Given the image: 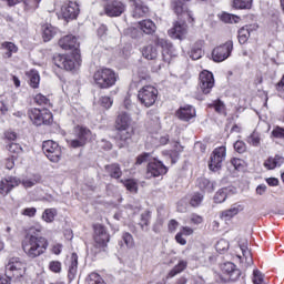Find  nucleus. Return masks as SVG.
Returning a JSON list of instances; mask_svg holds the SVG:
<instances>
[{"label":"nucleus","mask_w":284,"mask_h":284,"mask_svg":"<svg viewBox=\"0 0 284 284\" xmlns=\"http://www.w3.org/2000/svg\"><path fill=\"white\" fill-rule=\"evenodd\" d=\"M48 239L37 235H27L22 241V250L28 258H39L48 251Z\"/></svg>","instance_id":"obj_1"},{"label":"nucleus","mask_w":284,"mask_h":284,"mask_svg":"<svg viewBox=\"0 0 284 284\" xmlns=\"http://www.w3.org/2000/svg\"><path fill=\"white\" fill-rule=\"evenodd\" d=\"M131 123L132 119L128 113H121L118 116L115 122V130H118V134L115 139L119 148H126V145H130L132 134H134V131L130 128Z\"/></svg>","instance_id":"obj_2"},{"label":"nucleus","mask_w":284,"mask_h":284,"mask_svg":"<svg viewBox=\"0 0 284 284\" xmlns=\"http://www.w3.org/2000/svg\"><path fill=\"white\" fill-rule=\"evenodd\" d=\"M93 81L100 90H108L116 84V73L112 69H99L93 74Z\"/></svg>","instance_id":"obj_3"},{"label":"nucleus","mask_w":284,"mask_h":284,"mask_svg":"<svg viewBox=\"0 0 284 284\" xmlns=\"http://www.w3.org/2000/svg\"><path fill=\"white\" fill-rule=\"evenodd\" d=\"M53 63L57 68L61 70H67L68 72H72V70H77L79 65H81V55L77 54L75 57L72 55H63V54H55L53 57Z\"/></svg>","instance_id":"obj_4"},{"label":"nucleus","mask_w":284,"mask_h":284,"mask_svg":"<svg viewBox=\"0 0 284 284\" xmlns=\"http://www.w3.org/2000/svg\"><path fill=\"white\" fill-rule=\"evenodd\" d=\"M159 97V90L152 85H145L138 92V99L144 108H152L156 103Z\"/></svg>","instance_id":"obj_5"},{"label":"nucleus","mask_w":284,"mask_h":284,"mask_svg":"<svg viewBox=\"0 0 284 284\" xmlns=\"http://www.w3.org/2000/svg\"><path fill=\"white\" fill-rule=\"evenodd\" d=\"M28 114L33 125H50L52 123V112L48 109H31Z\"/></svg>","instance_id":"obj_6"},{"label":"nucleus","mask_w":284,"mask_h":284,"mask_svg":"<svg viewBox=\"0 0 284 284\" xmlns=\"http://www.w3.org/2000/svg\"><path fill=\"white\" fill-rule=\"evenodd\" d=\"M74 134L77 139L68 141L69 146L73 149L83 148L88 143V140L92 138V131L81 125L74 128Z\"/></svg>","instance_id":"obj_7"},{"label":"nucleus","mask_w":284,"mask_h":284,"mask_svg":"<svg viewBox=\"0 0 284 284\" xmlns=\"http://www.w3.org/2000/svg\"><path fill=\"white\" fill-rule=\"evenodd\" d=\"M8 278H21L26 274V264L19 257H12L6 265Z\"/></svg>","instance_id":"obj_8"},{"label":"nucleus","mask_w":284,"mask_h":284,"mask_svg":"<svg viewBox=\"0 0 284 284\" xmlns=\"http://www.w3.org/2000/svg\"><path fill=\"white\" fill-rule=\"evenodd\" d=\"M221 270L223 274H225V276L219 275V278L216 280L217 283H227V281H239V278L241 277V271L236 268V265H234V263L232 262H226L222 264Z\"/></svg>","instance_id":"obj_9"},{"label":"nucleus","mask_w":284,"mask_h":284,"mask_svg":"<svg viewBox=\"0 0 284 284\" xmlns=\"http://www.w3.org/2000/svg\"><path fill=\"white\" fill-rule=\"evenodd\" d=\"M42 150L51 163H59L61 161V146H59V143L47 140L42 143Z\"/></svg>","instance_id":"obj_10"},{"label":"nucleus","mask_w":284,"mask_h":284,"mask_svg":"<svg viewBox=\"0 0 284 284\" xmlns=\"http://www.w3.org/2000/svg\"><path fill=\"white\" fill-rule=\"evenodd\" d=\"M234 50V42L226 41L224 44L215 48L212 51V59L215 63H221L225 61V59H230L232 51Z\"/></svg>","instance_id":"obj_11"},{"label":"nucleus","mask_w":284,"mask_h":284,"mask_svg":"<svg viewBox=\"0 0 284 284\" xmlns=\"http://www.w3.org/2000/svg\"><path fill=\"white\" fill-rule=\"evenodd\" d=\"M163 174H168V166L163 162L156 159L149 162L145 174L146 179H156L158 176H163Z\"/></svg>","instance_id":"obj_12"},{"label":"nucleus","mask_w":284,"mask_h":284,"mask_svg":"<svg viewBox=\"0 0 284 284\" xmlns=\"http://www.w3.org/2000/svg\"><path fill=\"white\" fill-rule=\"evenodd\" d=\"M225 146H219L213 151L211 155V161L209 163V168L210 170H212V172H219V170H221L223 161H225Z\"/></svg>","instance_id":"obj_13"},{"label":"nucleus","mask_w":284,"mask_h":284,"mask_svg":"<svg viewBox=\"0 0 284 284\" xmlns=\"http://www.w3.org/2000/svg\"><path fill=\"white\" fill-rule=\"evenodd\" d=\"M199 88L203 94H210L214 88V74L210 71H202L200 73Z\"/></svg>","instance_id":"obj_14"},{"label":"nucleus","mask_w":284,"mask_h":284,"mask_svg":"<svg viewBox=\"0 0 284 284\" xmlns=\"http://www.w3.org/2000/svg\"><path fill=\"white\" fill-rule=\"evenodd\" d=\"M21 185V180L14 176H7L0 180V196H8L9 193Z\"/></svg>","instance_id":"obj_15"},{"label":"nucleus","mask_w":284,"mask_h":284,"mask_svg":"<svg viewBox=\"0 0 284 284\" xmlns=\"http://www.w3.org/2000/svg\"><path fill=\"white\" fill-rule=\"evenodd\" d=\"M94 241L95 245L100 248L108 247V243H110V235L101 224L94 226Z\"/></svg>","instance_id":"obj_16"},{"label":"nucleus","mask_w":284,"mask_h":284,"mask_svg":"<svg viewBox=\"0 0 284 284\" xmlns=\"http://www.w3.org/2000/svg\"><path fill=\"white\" fill-rule=\"evenodd\" d=\"M125 3L119 0H114L112 2H108L104 6V12L106 17H121L123 12H125Z\"/></svg>","instance_id":"obj_17"},{"label":"nucleus","mask_w":284,"mask_h":284,"mask_svg":"<svg viewBox=\"0 0 284 284\" xmlns=\"http://www.w3.org/2000/svg\"><path fill=\"white\" fill-rule=\"evenodd\" d=\"M61 14L65 21H68V19H75L79 17V4L73 1L64 2L61 7Z\"/></svg>","instance_id":"obj_18"},{"label":"nucleus","mask_w":284,"mask_h":284,"mask_svg":"<svg viewBox=\"0 0 284 284\" xmlns=\"http://www.w3.org/2000/svg\"><path fill=\"white\" fill-rule=\"evenodd\" d=\"M172 39H185L187 34V24L183 20H178L173 23V28L169 31Z\"/></svg>","instance_id":"obj_19"},{"label":"nucleus","mask_w":284,"mask_h":284,"mask_svg":"<svg viewBox=\"0 0 284 284\" xmlns=\"http://www.w3.org/2000/svg\"><path fill=\"white\" fill-rule=\"evenodd\" d=\"M240 250L242 255H239L237 258H240L244 267H252V265H254V260L252 258V251L247 247V240L240 243Z\"/></svg>","instance_id":"obj_20"},{"label":"nucleus","mask_w":284,"mask_h":284,"mask_svg":"<svg viewBox=\"0 0 284 284\" xmlns=\"http://www.w3.org/2000/svg\"><path fill=\"white\" fill-rule=\"evenodd\" d=\"M129 1L133 8L132 17L134 19H141L142 17H146L148 12H150V8H148V6H145V3L142 2V0H129Z\"/></svg>","instance_id":"obj_21"},{"label":"nucleus","mask_w":284,"mask_h":284,"mask_svg":"<svg viewBox=\"0 0 284 284\" xmlns=\"http://www.w3.org/2000/svg\"><path fill=\"white\" fill-rule=\"evenodd\" d=\"M176 116L180 119V121H190L196 116V110L194 106L186 104L176 111Z\"/></svg>","instance_id":"obj_22"},{"label":"nucleus","mask_w":284,"mask_h":284,"mask_svg":"<svg viewBox=\"0 0 284 284\" xmlns=\"http://www.w3.org/2000/svg\"><path fill=\"white\" fill-rule=\"evenodd\" d=\"M155 45H159L160 48H162L163 60L170 61V57H172V50L174 48L172 43L168 42V40L163 38H158L155 40Z\"/></svg>","instance_id":"obj_23"},{"label":"nucleus","mask_w":284,"mask_h":284,"mask_svg":"<svg viewBox=\"0 0 284 284\" xmlns=\"http://www.w3.org/2000/svg\"><path fill=\"white\" fill-rule=\"evenodd\" d=\"M59 45L62 50H77L79 43L77 42V37L69 34L64 36L59 40Z\"/></svg>","instance_id":"obj_24"},{"label":"nucleus","mask_w":284,"mask_h":284,"mask_svg":"<svg viewBox=\"0 0 284 284\" xmlns=\"http://www.w3.org/2000/svg\"><path fill=\"white\" fill-rule=\"evenodd\" d=\"M245 210V206L241 203L232 204L230 209L223 211L221 213V219H225L226 221L230 219H234L237 214H241Z\"/></svg>","instance_id":"obj_25"},{"label":"nucleus","mask_w":284,"mask_h":284,"mask_svg":"<svg viewBox=\"0 0 284 284\" xmlns=\"http://www.w3.org/2000/svg\"><path fill=\"white\" fill-rule=\"evenodd\" d=\"M0 49L4 51V59H11L12 54L19 52V48L14 42H2Z\"/></svg>","instance_id":"obj_26"},{"label":"nucleus","mask_w":284,"mask_h":284,"mask_svg":"<svg viewBox=\"0 0 284 284\" xmlns=\"http://www.w3.org/2000/svg\"><path fill=\"white\" fill-rule=\"evenodd\" d=\"M139 28L144 34H154L156 32V24L150 19L140 21Z\"/></svg>","instance_id":"obj_27"},{"label":"nucleus","mask_w":284,"mask_h":284,"mask_svg":"<svg viewBox=\"0 0 284 284\" xmlns=\"http://www.w3.org/2000/svg\"><path fill=\"white\" fill-rule=\"evenodd\" d=\"M57 34V28L52 24H43L42 26V39L44 42L52 41Z\"/></svg>","instance_id":"obj_28"},{"label":"nucleus","mask_w":284,"mask_h":284,"mask_svg":"<svg viewBox=\"0 0 284 284\" xmlns=\"http://www.w3.org/2000/svg\"><path fill=\"white\" fill-rule=\"evenodd\" d=\"M104 170L111 179H121L123 175V171H121V166L118 163L108 164L104 166Z\"/></svg>","instance_id":"obj_29"},{"label":"nucleus","mask_w":284,"mask_h":284,"mask_svg":"<svg viewBox=\"0 0 284 284\" xmlns=\"http://www.w3.org/2000/svg\"><path fill=\"white\" fill-rule=\"evenodd\" d=\"M142 55L149 61H154V59L159 57V50H156V47L149 44L146 47H143Z\"/></svg>","instance_id":"obj_30"},{"label":"nucleus","mask_w":284,"mask_h":284,"mask_svg":"<svg viewBox=\"0 0 284 284\" xmlns=\"http://www.w3.org/2000/svg\"><path fill=\"white\" fill-rule=\"evenodd\" d=\"M187 268V261L180 260L179 263L169 272L166 278H174L176 274H181V272H185Z\"/></svg>","instance_id":"obj_31"},{"label":"nucleus","mask_w":284,"mask_h":284,"mask_svg":"<svg viewBox=\"0 0 284 284\" xmlns=\"http://www.w3.org/2000/svg\"><path fill=\"white\" fill-rule=\"evenodd\" d=\"M79 267V256L75 253H72L71 255V262L69 265V278L72 281L74 276H77V270Z\"/></svg>","instance_id":"obj_32"},{"label":"nucleus","mask_w":284,"mask_h":284,"mask_svg":"<svg viewBox=\"0 0 284 284\" xmlns=\"http://www.w3.org/2000/svg\"><path fill=\"white\" fill-rule=\"evenodd\" d=\"M151 219H152V213L150 211H144L141 214L139 225L141 226V230L143 232H149L150 231V221H151Z\"/></svg>","instance_id":"obj_33"},{"label":"nucleus","mask_w":284,"mask_h":284,"mask_svg":"<svg viewBox=\"0 0 284 284\" xmlns=\"http://www.w3.org/2000/svg\"><path fill=\"white\" fill-rule=\"evenodd\" d=\"M281 165H283V158L280 155H275V158H268L264 162V168H266V170H274L276 168H281Z\"/></svg>","instance_id":"obj_34"},{"label":"nucleus","mask_w":284,"mask_h":284,"mask_svg":"<svg viewBox=\"0 0 284 284\" xmlns=\"http://www.w3.org/2000/svg\"><path fill=\"white\" fill-rule=\"evenodd\" d=\"M190 57L193 61H199L203 57V43L196 42L191 49Z\"/></svg>","instance_id":"obj_35"},{"label":"nucleus","mask_w":284,"mask_h":284,"mask_svg":"<svg viewBox=\"0 0 284 284\" xmlns=\"http://www.w3.org/2000/svg\"><path fill=\"white\" fill-rule=\"evenodd\" d=\"M197 185L202 192H212L214 190V184L206 178L197 179Z\"/></svg>","instance_id":"obj_36"},{"label":"nucleus","mask_w":284,"mask_h":284,"mask_svg":"<svg viewBox=\"0 0 284 284\" xmlns=\"http://www.w3.org/2000/svg\"><path fill=\"white\" fill-rule=\"evenodd\" d=\"M7 150L12 154V159H17L19 154L23 153V148H21V144L11 142L7 145Z\"/></svg>","instance_id":"obj_37"},{"label":"nucleus","mask_w":284,"mask_h":284,"mask_svg":"<svg viewBox=\"0 0 284 284\" xmlns=\"http://www.w3.org/2000/svg\"><path fill=\"white\" fill-rule=\"evenodd\" d=\"M253 0H233V7L237 10H250Z\"/></svg>","instance_id":"obj_38"},{"label":"nucleus","mask_w":284,"mask_h":284,"mask_svg":"<svg viewBox=\"0 0 284 284\" xmlns=\"http://www.w3.org/2000/svg\"><path fill=\"white\" fill-rule=\"evenodd\" d=\"M57 216V210L55 209H47L44 210L42 214L43 221L45 223H52L54 221V217Z\"/></svg>","instance_id":"obj_39"},{"label":"nucleus","mask_w":284,"mask_h":284,"mask_svg":"<svg viewBox=\"0 0 284 284\" xmlns=\"http://www.w3.org/2000/svg\"><path fill=\"white\" fill-rule=\"evenodd\" d=\"M221 21H223V23H239V21H241V18L232 13H222Z\"/></svg>","instance_id":"obj_40"},{"label":"nucleus","mask_w":284,"mask_h":284,"mask_svg":"<svg viewBox=\"0 0 284 284\" xmlns=\"http://www.w3.org/2000/svg\"><path fill=\"white\" fill-rule=\"evenodd\" d=\"M239 41L243 45L244 43H247V39H250V29L248 28H241L239 30Z\"/></svg>","instance_id":"obj_41"},{"label":"nucleus","mask_w":284,"mask_h":284,"mask_svg":"<svg viewBox=\"0 0 284 284\" xmlns=\"http://www.w3.org/2000/svg\"><path fill=\"white\" fill-rule=\"evenodd\" d=\"M38 183H41V175L37 174L33 178L22 181L24 187H34Z\"/></svg>","instance_id":"obj_42"},{"label":"nucleus","mask_w":284,"mask_h":284,"mask_svg":"<svg viewBox=\"0 0 284 284\" xmlns=\"http://www.w3.org/2000/svg\"><path fill=\"white\" fill-rule=\"evenodd\" d=\"M227 199V190L222 189L217 191L214 195V202L215 203H225V200Z\"/></svg>","instance_id":"obj_43"},{"label":"nucleus","mask_w":284,"mask_h":284,"mask_svg":"<svg viewBox=\"0 0 284 284\" xmlns=\"http://www.w3.org/2000/svg\"><path fill=\"white\" fill-rule=\"evenodd\" d=\"M154 159H152V154L151 153H142L141 155H139L136 158V162L135 165H143V163H150L152 162Z\"/></svg>","instance_id":"obj_44"},{"label":"nucleus","mask_w":284,"mask_h":284,"mask_svg":"<svg viewBox=\"0 0 284 284\" xmlns=\"http://www.w3.org/2000/svg\"><path fill=\"white\" fill-rule=\"evenodd\" d=\"M201 203H203V194L194 193L191 196L190 205H192V207H199V205H201Z\"/></svg>","instance_id":"obj_45"},{"label":"nucleus","mask_w":284,"mask_h":284,"mask_svg":"<svg viewBox=\"0 0 284 284\" xmlns=\"http://www.w3.org/2000/svg\"><path fill=\"white\" fill-rule=\"evenodd\" d=\"M122 241L124 242V245H126V247L129 248L134 247V237L132 236V234L123 233Z\"/></svg>","instance_id":"obj_46"},{"label":"nucleus","mask_w":284,"mask_h":284,"mask_svg":"<svg viewBox=\"0 0 284 284\" xmlns=\"http://www.w3.org/2000/svg\"><path fill=\"white\" fill-rule=\"evenodd\" d=\"M173 10L175 14H183L185 12V3L183 1H174L173 2Z\"/></svg>","instance_id":"obj_47"},{"label":"nucleus","mask_w":284,"mask_h":284,"mask_svg":"<svg viewBox=\"0 0 284 284\" xmlns=\"http://www.w3.org/2000/svg\"><path fill=\"white\" fill-rule=\"evenodd\" d=\"M113 103L114 101L112 100V98L108 95L100 98V105H102V108H105V110H110Z\"/></svg>","instance_id":"obj_48"},{"label":"nucleus","mask_w":284,"mask_h":284,"mask_svg":"<svg viewBox=\"0 0 284 284\" xmlns=\"http://www.w3.org/2000/svg\"><path fill=\"white\" fill-rule=\"evenodd\" d=\"M248 143L250 145H253L254 148H258L261 145V136H258L257 133H252L248 136Z\"/></svg>","instance_id":"obj_49"},{"label":"nucleus","mask_w":284,"mask_h":284,"mask_svg":"<svg viewBox=\"0 0 284 284\" xmlns=\"http://www.w3.org/2000/svg\"><path fill=\"white\" fill-rule=\"evenodd\" d=\"M234 150L239 152V154H243L247 151V145L243 141H236L234 143Z\"/></svg>","instance_id":"obj_50"},{"label":"nucleus","mask_w":284,"mask_h":284,"mask_svg":"<svg viewBox=\"0 0 284 284\" xmlns=\"http://www.w3.org/2000/svg\"><path fill=\"white\" fill-rule=\"evenodd\" d=\"M34 102L38 105H48L50 103V100L45 95L39 93V94L36 95Z\"/></svg>","instance_id":"obj_51"},{"label":"nucleus","mask_w":284,"mask_h":284,"mask_svg":"<svg viewBox=\"0 0 284 284\" xmlns=\"http://www.w3.org/2000/svg\"><path fill=\"white\" fill-rule=\"evenodd\" d=\"M49 270L51 272H54V274L61 273V262L59 261H52L49 263Z\"/></svg>","instance_id":"obj_52"},{"label":"nucleus","mask_w":284,"mask_h":284,"mask_svg":"<svg viewBox=\"0 0 284 284\" xmlns=\"http://www.w3.org/2000/svg\"><path fill=\"white\" fill-rule=\"evenodd\" d=\"M23 4H24V10H27V12L30 10H37V8H39V4H37L32 0H24Z\"/></svg>","instance_id":"obj_53"},{"label":"nucleus","mask_w":284,"mask_h":284,"mask_svg":"<svg viewBox=\"0 0 284 284\" xmlns=\"http://www.w3.org/2000/svg\"><path fill=\"white\" fill-rule=\"evenodd\" d=\"M39 81H41L39 73L31 74V78H30L31 88H39Z\"/></svg>","instance_id":"obj_54"},{"label":"nucleus","mask_w":284,"mask_h":284,"mask_svg":"<svg viewBox=\"0 0 284 284\" xmlns=\"http://www.w3.org/2000/svg\"><path fill=\"white\" fill-rule=\"evenodd\" d=\"M272 135L275 136V139H284V129L281 126L275 128L272 131Z\"/></svg>","instance_id":"obj_55"},{"label":"nucleus","mask_w":284,"mask_h":284,"mask_svg":"<svg viewBox=\"0 0 284 284\" xmlns=\"http://www.w3.org/2000/svg\"><path fill=\"white\" fill-rule=\"evenodd\" d=\"M148 119L154 123V125H159V115H156V111H149Z\"/></svg>","instance_id":"obj_56"},{"label":"nucleus","mask_w":284,"mask_h":284,"mask_svg":"<svg viewBox=\"0 0 284 284\" xmlns=\"http://www.w3.org/2000/svg\"><path fill=\"white\" fill-rule=\"evenodd\" d=\"M124 185L126 190H129V192H136V182H133L132 180H126Z\"/></svg>","instance_id":"obj_57"},{"label":"nucleus","mask_w":284,"mask_h":284,"mask_svg":"<svg viewBox=\"0 0 284 284\" xmlns=\"http://www.w3.org/2000/svg\"><path fill=\"white\" fill-rule=\"evenodd\" d=\"M22 214H23L24 216H30V217H32V216H34V214H37V209H36V207H28V209H24V210L22 211Z\"/></svg>","instance_id":"obj_58"},{"label":"nucleus","mask_w":284,"mask_h":284,"mask_svg":"<svg viewBox=\"0 0 284 284\" xmlns=\"http://www.w3.org/2000/svg\"><path fill=\"white\" fill-rule=\"evenodd\" d=\"M231 164L236 169L241 170L243 168V160L234 158L231 160Z\"/></svg>","instance_id":"obj_59"},{"label":"nucleus","mask_w":284,"mask_h":284,"mask_svg":"<svg viewBox=\"0 0 284 284\" xmlns=\"http://www.w3.org/2000/svg\"><path fill=\"white\" fill-rule=\"evenodd\" d=\"M4 136H6L7 141H17V132H14V131H7L4 133Z\"/></svg>","instance_id":"obj_60"},{"label":"nucleus","mask_w":284,"mask_h":284,"mask_svg":"<svg viewBox=\"0 0 284 284\" xmlns=\"http://www.w3.org/2000/svg\"><path fill=\"white\" fill-rule=\"evenodd\" d=\"M191 222L194 223V225H201V223H203V217L201 215H192L191 216Z\"/></svg>","instance_id":"obj_61"},{"label":"nucleus","mask_w":284,"mask_h":284,"mask_svg":"<svg viewBox=\"0 0 284 284\" xmlns=\"http://www.w3.org/2000/svg\"><path fill=\"white\" fill-rule=\"evenodd\" d=\"M175 241L176 243H179L180 245H185L187 243V241L185 239H183V233H178L175 235Z\"/></svg>","instance_id":"obj_62"},{"label":"nucleus","mask_w":284,"mask_h":284,"mask_svg":"<svg viewBox=\"0 0 284 284\" xmlns=\"http://www.w3.org/2000/svg\"><path fill=\"white\" fill-rule=\"evenodd\" d=\"M176 227H179V223L176 222V220H171L169 222V231L176 232Z\"/></svg>","instance_id":"obj_63"},{"label":"nucleus","mask_w":284,"mask_h":284,"mask_svg":"<svg viewBox=\"0 0 284 284\" xmlns=\"http://www.w3.org/2000/svg\"><path fill=\"white\" fill-rule=\"evenodd\" d=\"M61 250H63V245H61V244H55V245L52 246L51 252H52L53 254H55L57 256H59V254H61Z\"/></svg>","instance_id":"obj_64"}]
</instances>
